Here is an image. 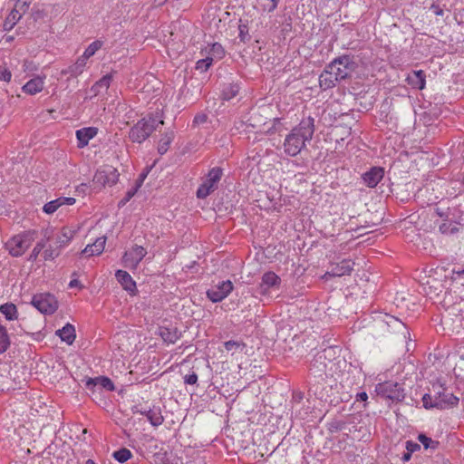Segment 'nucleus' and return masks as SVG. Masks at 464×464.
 Masks as SVG:
<instances>
[{"mask_svg":"<svg viewBox=\"0 0 464 464\" xmlns=\"http://www.w3.org/2000/svg\"><path fill=\"white\" fill-rule=\"evenodd\" d=\"M206 53L208 57H213L214 59L220 60L225 55V50L223 46L218 43H214L206 49Z\"/></svg>","mask_w":464,"mask_h":464,"instance_id":"nucleus-32","label":"nucleus"},{"mask_svg":"<svg viewBox=\"0 0 464 464\" xmlns=\"http://www.w3.org/2000/svg\"><path fill=\"white\" fill-rule=\"evenodd\" d=\"M353 266L354 262L351 259H343L338 263H332L329 270L323 276V278L327 280L331 277H341L350 275L353 270Z\"/></svg>","mask_w":464,"mask_h":464,"instance_id":"nucleus-10","label":"nucleus"},{"mask_svg":"<svg viewBox=\"0 0 464 464\" xmlns=\"http://www.w3.org/2000/svg\"><path fill=\"white\" fill-rule=\"evenodd\" d=\"M411 455H412V453L407 450L406 452H404V453L402 454V456H401V460H402L403 462H408V461L411 459Z\"/></svg>","mask_w":464,"mask_h":464,"instance_id":"nucleus-54","label":"nucleus"},{"mask_svg":"<svg viewBox=\"0 0 464 464\" xmlns=\"http://www.w3.org/2000/svg\"><path fill=\"white\" fill-rule=\"evenodd\" d=\"M102 45L103 42L102 40L92 42L88 45L82 56L87 61L90 57L93 56L95 53L102 47Z\"/></svg>","mask_w":464,"mask_h":464,"instance_id":"nucleus-35","label":"nucleus"},{"mask_svg":"<svg viewBox=\"0 0 464 464\" xmlns=\"http://www.w3.org/2000/svg\"><path fill=\"white\" fill-rule=\"evenodd\" d=\"M303 399H304V392H296L293 393V399H292L293 402L299 403L302 401Z\"/></svg>","mask_w":464,"mask_h":464,"instance_id":"nucleus-51","label":"nucleus"},{"mask_svg":"<svg viewBox=\"0 0 464 464\" xmlns=\"http://www.w3.org/2000/svg\"><path fill=\"white\" fill-rule=\"evenodd\" d=\"M140 188V184L139 185H136L134 188L129 189L124 198H122L119 203H118V207L119 208H122L123 206H125L127 204V202H129L130 200V198L136 194V192L138 191Z\"/></svg>","mask_w":464,"mask_h":464,"instance_id":"nucleus-45","label":"nucleus"},{"mask_svg":"<svg viewBox=\"0 0 464 464\" xmlns=\"http://www.w3.org/2000/svg\"><path fill=\"white\" fill-rule=\"evenodd\" d=\"M145 176H146L145 174L140 175V179L137 181V184H136V185H139V184H140V186H141V183H142V181H143V179H144V178H145Z\"/></svg>","mask_w":464,"mask_h":464,"instance_id":"nucleus-60","label":"nucleus"},{"mask_svg":"<svg viewBox=\"0 0 464 464\" xmlns=\"http://www.w3.org/2000/svg\"><path fill=\"white\" fill-rule=\"evenodd\" d=\"M60 249L58 245H55V246L50 245L44 252V260H53L56 258L60 255Z\"/></svg>","mask_w":464,"mask_h":464,"instance_id":"nucleus-41","label":"nucleus"},{"mask_svg":"<svg viewBox=\"0 0 464 464\" xmlns=\"http://www.w3.org/2000/svg\"><path fill=\"white\" fill-rule=\"evenodd\" d=\"M85 464H96L92 459H87Z\"/></svg>","mask_w":464,"mask_h":464,"instance_id":"nucleus-61","label":"nucleus"},{"mask_svg":"<svg viewBox=\"0 0 464 464\" xmlns=\"http://www.w3.org/2000/svg\"><path fill=\"white\" fill-rule=\"evenodd\" d=\"M147 251L143 246H134L130 251L125 252L123 262L128 267H135L146 256Z\"/></svg>","mask_w":464,"mask_h":464,"instance_id":"nucleus-13","label":"nucleus"},{"mask_svg":"<svg viewBox=\"0 0 464 464\" xmlns=\"http://www.w3.org/2000/svg\"><path fill=\"white\" fill-rule=\"evenodd\" d=\"M111 81V76L110 74H106L102 77L92 88V90L97 93L100 92L101 88L107 90L110 87Z\"/></svg>","mask_w":464,"mask_h":464,"instance_id":"nucleus-38","label":"nucleus"},{"mask_svg":"<svg viewBox=\"0 0 464 464\" xmlns=\"http://www.w3.org/2000/svg\"><path fill=\"white\" fill-rule=\"evenodd\" d=\"M44 237L45 238L36 243L35 246L34 247L28 257L29 261L34 262L37 259L39 254L42 252V250L45 247L46 242L49 240V237H47L45 234Z\"/></svg>","mask_w":464,"mask_h":464,"instance_id":"nucleus-36","label":"nucleus"},{"mask_svg":"<svg viewBox=\"0 0 464 464\" xmlns=\"http://www.w3.org/2000/svg\"><path fill=\"white\" fill-rule=\"evenodd\" d=\"M145 176H146L145 174L140 175V179L137 181V184H136V185H139V184H140V186H141V183H142V181H143V179H144V178H145Z\"/></svg>","mask_w":464,"mask_h":464,"instance_id":"nucleus-59","label":"nucleus"},{"mask_svg":"<svg viewBox=\"0 0 464 464\" xmlns=\"http://www.w3.org/2000/svg\"><path fill=\"white\" fill-rule=\"evenodd\" d=\"M12 73L5 65H0V81L10 82Z\"/></svg>","mask_w":464,"mask_h":464,"instance_id":"nucleus-46","label":"nucleus"},{"mask_svg":"<svg viewBox=\"0 0 464 464\" xmlns=\"http://www.w3.org/2000/svg\"><path fill=\"white\" fill-rule=\"evenodd\" d=\"M56 335H58L63 342H65L67 344H72L76 337L75 328L71 324H66L62 329L56 331Z\"/></svg>","mask_w":464,"mask_h":464,"instance_id":"nucleus-25","label":"nucleus"},{"mask_svg":"<svg viewBox=\"0 0 464 464\" xmlns=\"http://www.w3.org/2000/svg\"><path fill=\"white\" fill-rule=\"evenodd\" d=\"M119 173L116 169L108 166L102 169H98L93 177V183L100 187L112 186L117 183Z\"/></svg>","mask_w":464,"mask_h":464,"instance_id":"nucleus-9","label":"nucleus"},{"mask_svg":"<svg viewBox=\"0 0 464 464\" xmlns=\"http://www.w3.org/2000/svg\"><path fill=\"white\" fill-rule=\"evenodd\" d=\"M382 322L385 323L388 328H391L393 331L401 334L404 339L407 338V335H410L409 330L405 324L398 318L390 314H385Z\"/></svg>","mask_w":464,"mask_h":464,"instance_id":"nucleus-17","label":"nucleus"},{"mask_svg":"<svg viewBox=\"0 0 464 464\" xmlns=\"http://www.w3.org/2000/svg\"><path fill=\"white\" fill-rule=\"evenodd\" d=\"M98 130L94 127L82 128L76 131L78 147L83 148L88 145L90 140L97 135Z\"/></svg>","mask_w":464,"mask_h":464,"instance_id":"nucleus-19","label":"nucleus"},{"mask_svg":"<svg viewBox=\"0 0 464 464\" xmlns=\"http://www.w3.org/2000/svg\"><path fill=\"white\" fill-rule=\"evenodd\" d=\"M113 458L121 463H124L131 457V452L126 449H121L113 452Z\"/></svg>","mask_w":464,"mask_h":464,"instance_id":"nucleus-40","label":"nucleus"},{"mask_svg":"<svg viewBox=\"0 0 464 464\" xmlns=\"http://www.w3.org/2000/svg\"><path fill=\"white\" fill-rule=\"evenodd\" d=\"M376 392L383 398L392 401H401L405 398V392L402 386L394 382H385L376 386Z\"/></svg>","mask_w":464,"mask_h":464,"instance_id":"nucleus-8","label":"nucleus"},{"mask_svg":"<svg viewBox=\"0 0 464 464\" xmlns=\"http://www.w3.org/2000/svg\"><path fill=\"white\" fill-rule=\"evenodd\" d=\"M407 82L414 89L423 90L426 84V75L422 70L412 71L407 76Z\"/></svg>","mask_w":464,"mask_h":464,"instance_id":"nucleus-18","label":"nucleus"},{"mask_svg":"<svg viewBox=\"0 0 464 464\" xmlns=\"http://www.w3.org/2000/svg\"><path fill=\"white\" fill-rule=\"evenodd\" d=\"M36 232L34 230H28L24 233L14 236L5 244L6 249L13 256H21L34 241Z\"/></svg>","mask_w":464,"mask_h":464,"instance_id":"nucleus-4","label":"nucleus"},{"mask_svg":"<svg viewBox=\"0 0 464 464\" xmlns=\"http://www.w3.org/2000/svg\"><path fill=\"white\" fill-rule=\"evenodd\" d=\"M115 276L126 291L133 292L135 290L136 283L132 280L128 272L123 270H117Z\"/></svg>","mask_w":464,"mask_h":464,"instance_id":"nucleus-24","label":"nucleus"},{"mask_svg":"<svg viewBox=\"0 0 464 464\" xmlns=\"http://www.w3.org/2000/svg\"><path fill=\"white\" fill-rule=\"evenodd\" d=\"M140 413L144 414L150 424L154 427L161 425L164 420L160 408L153 407L148 411H140Z\"/></svg>","mask_w":464,"mask_h":464,"instance_id":"nucleus-26","label":"nucleus"},{"mask_svg":"<svg viewBox=\"0 0 464 464\" xmlns=\"http://www.w3.org/2000/svg\"><path fill=\"white\" fill-rule=\"evenodd\" d=\"M233 290V284L230 280L218 283L207 291V296L213 303L224 300Z\"/></svg>","mask_w":464,"mask_h":464,"instance_id":"nucleus-11","label":"nucleus"},{"mask_svg":"<svg viewBox=\"0 0 464 464\" xmlns=\"http://www.w3.org/2000/svg\"><path fill=\"white\" fill-rule=\"evenodd\" d=\"M85 387L87 390L94 392L95 389L101 388L107 391L112 392L115 390V386L111 380L106 376H99L95 378H88L85 382Z\"/></svg>","mask_w":464,"mask_h":464,"instance_id":"nucleus-14","label":"nucleus"},{"mask_svg":"<svg viewBox=\"0 0 464 464\" xmlns=\"http://www.w3.org/2000/svg\"><path fill=\"white\" fill-rule=\"evenodd\" d=\"M44 79L41 78V77H34L33 79H31L29 82H27L24 86H23V91L25 92V93H28V94H35L37 92H40L43 88H44Z\"/></svg>","mask_w":464,"mask_h":464,"instance_id":"nucleus-27","label":"nucleus"},{"mask_svg":"<svg viewBox=\"0 0 464 464\" xmlns=\"http://www.w3.org/2000/svg\"><path fill=\"white\" fill-rule=\"evenodd\" d=\"M224 346L227 351H233L238 349L241 346H244V344L240 342L230 340L226 342Z\"/></svg>","mask_w":464,"mask_h":464,"instance_id":"nucleus-48","label":"nucleus"},{"mask_svg":"<svg viewBox=\"0 0 464 464\" xmlns=\"http://www.w3.org/2000/svg\"><path fill=\"white\" fill-rule=\"evenodd\" d=\"M406 450L413 453L415 451H418L420 450V445L417 442H414L412 440H407L406 441Z\"/></svg>","mask_w":464,"mask_h":464,"instance_id":"nucleus-50","label":"nucleus"},{"mask_svg":"<svg viewBox=\"0 0 464 464\" xmlns=\"http://www.w3.org/2000/svg\"><path fill=\"white\" fill-rule=\"evenodd\" d=\"M368 399V395L365 392H362L357 393L356 395V401H365Z\"/></svg>","mask_w":464,"mask_h":464,"instance_id":"nucleus-53","label":"nucleus"},{"mask_svg":"<svg viewBox=\"0 0 464 464\" xmlns=\"http://www.w3.org/2000/svg\"><path fill=\"white\" fill-rule=\"evenodd\" d=\"M353 56L344 54L327 64L319 76V85L324 90L331 89L336 82L349 79L357 69Z\"/></svg>","mask_w":464,"mask_h":464,"instance_id":"nucleus-1","label":"nucleus"},{"mask_svg":"<svg viewBox=\"0 0 464 464\" xmlns=\"http://www.w3.org/2000/svg\"><path fill=\"white\" fill-rule=\"evenodd\" d=\"M384 176V169L382 167H372L362 175L364 183L369 188H374L382 179Z\"/></svg>","mask_w":464,"mask_h":464,"instance_id":"nucleus-15","label":"nucleus"},{"mask_svg":"<svg viewBox=\"0 0 464 464\" xmlns=\"http://www.w3.org/2000/svg\"><path fill=\"white\" fill-rule=\"evenodd\" d=\"M238 30H239V38L242 42H246L247 40H249V35H248V28L246 24H240L238 26Z\"/></svg>","mask_w":464,"mask_h":464,"instance_id":"nucleus-47","label":"nucleus"},{"mask_svg":"<svg viewBox=\"0 0 464 464\" xmlns=\"http://www.w3.org/2000/svg\"><path fill=\"white\" fill-rule=\"evenodd\" d=\"M439 230L441 234L452 235L459 232V227L451 222L445 221L440 225Z\"/></svg>","mask_w":464,"mask_h":464,"instance_id":"nucleus-39","label":"nucleus"},{"mask_svg":"<svg viewBox=\"0 0 464 464\" xmlns=\"http://www.w3.org/2000/svg\"><path fill=\"white\" fill-rule=\"evenodd\" d=\"M197 382H198V375L194 372L184 376V382L186 384L194 385L197 383Z\"/></svg>","mask_w":464,"mask_h":464,"instance_id":"nucleus-49","label":"nucleus"},{"mask_svg":"<svg viewBox=\"0 0 464 464\" xmlns=\"http://www.w3.org/2000/svg\"><path fill=\"white\" fill-rule=\"evenodd\" d=\"M314 119L311 116L304 118L300 123L292 129L284 141V151L290 157H295L305 147L314 133Z\"/></svg>","mask_w":464,"mask_h":464,"instance_id":"nucleus-2","label":"nucleus"},{"mask_svg":"<svg viewBox=\"0 0 464 464\" xmlns=\"http://www.w3.org/2000/svg\"><path fill=\"white\" fill-rule=\"evenodd\" d=\"M247 124L254 129L260 128L264 124L262 116L257 112H252L247 120Z\"/></svg>","mask_w":464,"mask_h":464,"instance_id":"nucleus-42","label":"nucleus"},{"mask_svg":"<svg viewBox=\"0 0 464 464\" xmlns=\"http://www.w3.org/2000/svg\"><path fill=\"white\" fill-rule=\"evenodd\" d=\"M281 282L280 277L274 272H266L262 276L260 284L261 293L266 292L269 288L278 285Z\"/></svg>","mask_w":464,"mask_h":464,"instance_id":"nucleus-22","label":"nucleus"},{"mask_svg":"<svg viewBox=\"0 0 464 464\" xmlns=\"http://www.w3.org/2000/svg\"><path fill=\"white\" fill-rule=\"evenodd\" d=\"M75 203L74 198L70 197H61L54 200H52L48 203H46L43 209L46 214H53L60 207L63 205H72Z\"/></svg>","mask_w":464,"mask_h":464,"instance_id":"nucleus-20","label":"nucleus"},{"mask_svg":"<svg viewBox=\"0 0 464 464\" xmlns=\"http://www.w3.org/2000/svg\"><path fill=\"white\" fill-rule=\"evenodd\" d=\"M87 61L83 59L82 56L79 57L76 62L67 67L66 69L62 70L61 74L62 75H70V77H77L78 75L82 74L84 71V68L86 66Z\"/></svg>","mask_w":464,"mask_h":464,"instance_id":"nucleus-21","label":"nucleus"},{"mask_svg":"<svg viewBox=\"0 0 464 464\" xmlns=\"http://www.w3.org/2000/svg\"><path fill=\"white\" fill-rule=\"evenodd\" d=\"M456 223L459 225L464 226V217H462V216L459 217L458 219L456 220Z\"/></svg>","mask_w":464,"mask_h":464,"instance_id":"nucleus-58","label":"nucleus"},{"mask_svg":"<svg viewBox=\"0 0 464 464\" xmlns=\"http://www.w3.org/2000/svg\"><path fill=\"white\" fill-rule=\"evenodd\" d=\"M158 334L166 343H175L180 337L181 334L176 326H160Z\"/></svg>","mask_w":464,"mask_h":464,"instance_id":"nucleus-16","label":"nucleus"},{"mask_svg":"<svg viewBox=\"0 0 464 464\" xmlns=\"http://www.w3.org/2000/svg\"><path fill=\"white\" fill-rule=\"evenodd\" d=\"M159 124H163V121H158L153 117L143 118L130 130L129 137L132 142L141 143L150 137Z\"/></svg>","mask_w":464,"mask_h":464,"instance_id":"nucleus-3","label":"nucleus"},{"mask_svg":"<svg viewBox=\"0 0 464 464\" xmlns=\"http://www.w3.org/2000/svg\"><path fill=\"white\" fill-rule=\"evenodd\" d=\"M31 304L44 314H53L58 309V301L49 293L34 295Z\"/></svg>","mask_w":464,"mask_h":464,"instance_id":"nucleus-7","label":"nucleus"},{"mask_svg":"<svg viewBox=\"0 0 464 464\" xmlns=\"http://www.w3.org/2000/svg\"><path fill=\"white\" fill-rule=\"evenodd\" d=\"M418 440L423 445L425 450H436L439 447V441L433 440L425 434H419Z\"/></svg>","mask_w":464,"mask_h":464,"instance_id":"nucleus-37","label":"nucleus"},{"mask_svg":"<svg viewBox=\"0 0 464 464\" xmlns=\"http://www.w3.org/2000/svg\"><path fill=\"white\" fill-rule=\"evenodd\" d=\"M223 176V169L219 167L212 168L205 177L202 184L197 190V197L200 199L206 198L214 192Z\"/></svg>","mask_w":464,"mask_h":464,"instance_id":"nucleus-5","label":"nucleus"},{"mask_svg":"<svg viewBox=\"0 0 464 464\" xmlns=\"http://www.w3.org/2000/svg\"><path fill=\"white\" fill-rule=\"evenodd\" d=\"M453 281H459L460 287H458V294L460 300H464V267H454L452 270Z\"/></svg>","mask_w":464,"mask_h":464,"instance_id":"nucleus-29","label":"nucleus"},{"mask_svg":"<svg viewBox=\"0 0 464 464\" xmlns=\"http://www.w3.org/2000/svg\"><path fill=\"white\" fill-rule=\"evenodd\" d=\"M13 39H14V38H13V36H9V37L7 38V40H8V41H11V40H13Z\"/></svg>","mask_w":464,"mask_h":464,"instance_id":"nucleus-62","label":"nucleus"},{"mask_svg":"<svg viewBox=\"0 0 464 464\" xmlns=\"http://www.w3.org/2000/svg\"><path fill=\"white\" fill-rule=\"evenodd\" d=\"M435 212H436V214H437L439 217H440V218H444V217L448 218V217H449V214H448V213H446L443 209H441V208H437L435 209Z\"/></svg>","mask_w":464,"mask_h":464,"instance_id":"nucleus-55","label":"nucleus"},{"mask_svg":"<svg viewBox=\"0 0 464 464\" xmlns=\"http://www.w3.org/2000/svg\"><path fill=\"white\" fill-rule=\"evenodd\" d=\"M433 399H434V396H433L432 392L430 393H425L422 396L423 407L427 410L433 409V408H436L439 410H445L446 404L440 402V401H433Z\"/></svg>","mask_w":464,"mask_h":464,"instance_id":"nucleus-31","label":"nucleus"},{"mask_svg":"<svg viewBox=\"0 0 464 464\" xmlns=\"http://www.w3.org/2000/svg\"><path fill=\"white\" fill-rule=\"evenodd\" d=\"M80 285V281L77 280V279H72L71 280V282L69 283V287L72 288V287H76Z\"/></svg>","mask_w":464,"mask_h":464,"instance_id":"nucleus-57","label":"nucleus"},{"mask_svg":"<svg viewBox=\"0 0 464 464\" xmlns=\"http://www.w3.org/2000/svg\"><path fill=\"white\" fill-rule=\"evenodd\" d=\"M433 401H440L446 404L445 409L457 406L459 398L451 392H447L446 389L440 384H432Z\"/></svg>","mask_w":464,"mask_h":464,"instance_id":"nucleus-12","label":"nucleus"},{"mask_svg":"<svg viewBox=\"0 0 464 464\" xmlns=\"http://www.w3.org/2000/svg\"><path fill=\"white\" fill-rule=\"evenodd\" d=\"M238 92L239 87L237 84H231L223 90V98L227 101L231 100L237 95Z\"/></svg>","mask_w":464,"mask_h":464,"instance_id":"nucleus-43","label":"nucleus"},{"mask_svg":"<svg viewBox=\"0 0 464 464\" xmlns=\"http://www.w3.org/2000/svg\"><path fill=\"white\" fill-rule=\"evenodd\" d=\"M213 57L207 56L204 59H200L196 63V70L200 72H206L212 64Z\"/></svg>","mask_w":464,"mask_h":464,"instance_id":"nucleus-44","label":"nucleus"},{"mask_svg":"<svg viewBox=\"0 0 464 464\" xmlns=\"http://www.w3.org/2000/svg\"><path fill=\"white\" fill-rule=\"evenodd\" d=\"M21 17L22 15L17 10H13L4 22V29L5 31L12 30Z\"/></svg>","mask_w":464,"mask_h":464,"instance_id":"nucleus-33","label":"nucleus"},{"mask_svg":"<svg viewBox=\"0 0 464 464\" xmlns=\"http://www.w3.org/2000/svg\"><path fill=\"white\" fill-rule=\"evenodd\" d=\"M75 231L69 228L63 227L59 235H57L54 245H58V247L63 248L66 246L74 236Z\"/></svg>","mask_w":464,"mask_h":464,"instance_id":"nucleus-28","label":"nucleus"},{"mask_svg":"<svg viewBox=\"0 0 464 464\" xmlns=\"http://www.w3.org/2000/svg\"><path fill=\"white\" fill-rule=\"evenodd\" d=\"M0 312L5 315L8 321L17 319V308L16 305L12 303H6L0 305Z\"/></svg>","mask_w":464,"mask_h":464,"instance_id":"nucleus-30","label":"nucleus"},{"mask_svg":"<svg viewBox=\"0 0 464 464\" xmlns=\"http://www.w3.org/2000/svg\"><path fill=\"white\" fill-rule=\"evenodd\" d=\"M431 9L434 10V13L436 15H442L443 14V10L441 8H440L438 5H432L431 6Z\"/></svg>","mask_w":464,"mask_h":464,"instance_id":"nucleus-56","label":"nucleus"},{"mask_svg":"<svg viewBox=\"0 0 464 464\" xmlns=\"http://www.w3.org/2000/svg\"><path fill=\"white\" fill-rule=\"evenodd\" d=\"M105 243V237H98L94 243L87 245L82 253L86 254L88 256L101 255L104 250Z\"/></svg>","mask_w":464,"mask_h":464,"instance_id":"nucleus-23","label":"nucleus"},{"mask_svg":"<svg viewBox=\"0 0 464 464\" xmlns=\"http://www.w3.org/2000/svg\"><path fill=\"white\" fill-rule=\"evenodd\" d=\"M332 349H324L322 352L317 353L309 365V376L311 378L324 380L326 375L327 364L330 362L328 355H330Z\"/></svg>","mask_w":464,"mask_h":464,"instance_id":"nucleus-6","label":"nucleus"},{"mask_svg":"<svg viewBox=\"0 0 464 464\" xmlns=\"http://www.w3.org/2000/svg\"><path fill=\"white\" fill-rule=\"evenodd\" d=\"M207 121V116L205 114H198L194 118L193 122L196 124L204 123Z\"/></svg>","mask_w":464,"mask_h":464,"instance_id":"nucleus-52","label":"nucleus"},{"mask_svg":"<svg viewBox=\"0 0 464 464\" xmlns=\"http://www.w3.org/2000/svg\"><path fill=\"white\" fill-rule=\"evenodd\" d=\"M173 139H174V133L171 131V132L166 133L160 140L159 146H158V151L160 154L163 155L168 151L169 144L172 142Z\"/></svg>","mask_w":464,"mask_h":464,"instance_id":"nucleus-34","label":"nucleus"}]
</instances>
